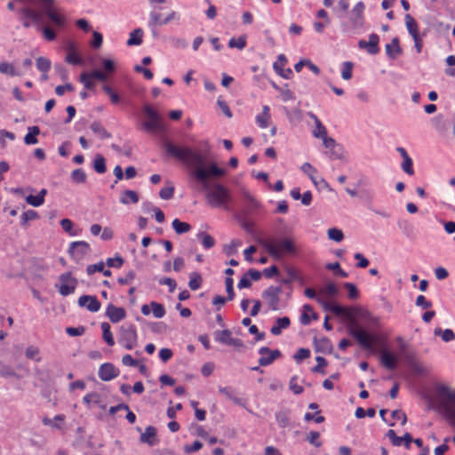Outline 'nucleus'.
<instances>
[{"mask_svg":"<svg viewBox=\"0 0 455 455\" xmlns=\"http://www.w3.org/2000/svg\"><path fill=\"white\" fill-rule=\"evenodd\" d=\"M94 169L99 173H103L106 171L105 159L101 156H97L94 160Z\"/></svg>","mask_w":455,"mask_h":455,"instance_id":"51","label":"nucleus"},{"mask_svg":"<svg viewBox=\"0 0 455 455\" xmlns=\"http://www.w3.org/2000/svg\"><path fill=\"white\" fill-rule=\"evenodd\" d=\"M258 124L261 128H267L270 125V109L267 106H264L262 113L258 116Z\"/></svg>","mask_w":455,"mask_h":455,"instance_id":"31","label":"nucleus"},{"mask_svg":"<svg viewBox=\"0 0 455 455\" xmlns=\"http://www.w3.org/2000/svg\"><path fill=\"white\" fill-rule=\"evenodd\" d=\"M310 116L312 117L315 124V127L313 130V136L318 139H322L323 137L327 135V129L322 124L320 119L315 114H310Z\"/></svg>","mask_w":455,"mask_h":455,"instance_id":"23","label":"nucleus"},{"mask_svg":"<svg viewBox=\"0 0 455 455\" xmlns=\"http://www.w3.org/2000/svg\"><path fill=\"white\" fill-rule=\"evenodd\" d=\"M275 419L278 426L281 427H286L290 425L289 413L285 411L277 412L275 415Z\"/></svg>","mask_w":455,"mask_h":455,"instance_id":"42","label":"nucleus"},{"mask_svg":"<svg viewBox=\"0 0 455 455\" xmlns=\"http://www.w3.org/2000/svg\"><path fill=\"white\" fill-rule=\"evenodd\" d=\"M259 243L262 244L267 252L275 258H280L284 255H293L298 251L293 241L287 237L267 242H262L258 239V244Z\"/></svg>","mask_w":455,"mask_h":455,"instance_id":"1","label":"nucleus"},{"mask_svg":"<svg viewBox=\"0 0 455 455\" xmlns=\"http://www.w3.org/2000/svg\"><path fill=\"white\" fill-rule=\"evenodd\" d=\"M320 295H325L329 298H332L337 295L338 288L335 283H328L319 291Z\"/></svg>","mask_w":455,"mask_h":455,"instance_id":"35","label":"nucleus"},{"mask_svg":"<svg viewBox=\"0 0 455 455\" xmlns=\"http://www.w3.org/2000/svg\"><path fill=\"white\" fill-rule=\"evenodd\" d=\"M202 283V276L198 273H192L188 283L192 290H197Z\"/></svg>","mask_w":455,"mask_h":455,"instance_id":"47","label":"nucleus"},{"mask_svg":"<svg viewBox=\"0 0 455 455\" xmlns=\"http://www.w3.org/2000/svg\"><path fill=\"white\" fill-rule=\"evenodd\" d=\"M290 388L295 395H299L303 392V387L297 383V378L292 377L290 380Z\"/></svg>","mask_w":455,"mask_h":455,"instance_id":"58","label":"nucleus"},{"mask_svg":"<svg viewBox=\"0 0 455 455\" xmlns=\"http://www.w3.org/2000/svg\"><path fill=\"white\" fill-rule=\"evenodd\" d=\"M301 170L310 178L314 183H316L315 175L316 174L317 171L314 166H312L309 163H305L302 164Z\"/></svg>","mask_w":455,"mask_h":455,"instance_id":"45","label":"nucleus"},{"mask_svg":"<svg viewBox=\"0 0 455 455\" xmlns=\"http://www.w3.org/2000/svg\"><path fill=\"white\" fill-rule=\"evenodd\" d=\"M122 339L124 342V346L128 349H132L137 344V331L133 326L128 328H122Z\"/></svg>","mask_w":455,"mask_h":455,"instance_id":"14","label":"nucleus"},{"mask_svg":"<svg viewBox=\"0 0 455 455\" xmlns=\"http://www.w3.org/2000/svg\"><path fill=\"white\" fill-rule=\"evenodd\" d=\"M92 37L93 38L91 43L92 46L94 48H100L101 46L102 40H103L101 34L99 33L98 31H93Z\"/></svg>","mask_w":455,"mask_h":455,"instance_id":"59","label":"nucleus"},{"mask_svg":"<svg viewBox=\"0 0 455 455\" xmlns=\"http://www.w3.org/2000/svg\"><path fill=\"white\" fill-rule=\"evenodd\" d=\"M354 257L358 261L356 263L357 267L365 268L369 266V260L362 253L357 252Z\"/></svg>","mask_w":455,"mask_h":455,"instance_id":"55","label":"nucleus"},{"mask_svg":"<svg viewBox=\"0 0 455 455\" xmlns=\"http://www.w3.org/2000/svg\"><path fill=\"white\" fill-rule=\"evenodd\" d=\"M174 192V188L172 187H165L163 188L160 191V197L162 199H170Z\"/></svg>","mask_w":455,"mask_h":455,"instance_id":"63","label":"nucleus"},{"mask_svg":"<svg viewBox=\"0 0 455 455\" xmlns=\"http://www.w3.org/2000/svg\"><path fill=\"white\" fill-rule=\"evenodd\" d=\"M225 173V170L219 167L215 163H211L208 166H198L194 172L196 178L202 182L212 178L222 177Z\"/></svg>","mask_w":455,"mask_h":455,"instance_id":"3","label":"nucleus"},{"mask_svg":"<svg viewBox=\"0 0 455 455\" xmlns=\"http://www.w3.org/2000/svg\"><path fill=\"white\" fill-rule=\"evenodd\" d=\"M168 150L173 156H178L183 160H186L190 156H192L191 150L188 148H177L175 146L170 145L168 146Z\"/></svg>","mask_w":455,"mask_h":455,"instance_id":"24","label":"nucleus"},{"mask_svg":"<svg viewBox=\"0 0 455 455\" xmlns=\"http://www.w3.org/2000/svg\"><path fill=\"white\" fill-rule=\"evenodd\" d=\"M438 404L446 417L455 419V391L449 387L440 385L436 387Z\"/></svg>","mask_w":455,"mask_h":455,"instance_id":"2","label":"nucleus"},{"mask_svg":"<svg viewBox=\"0 0 455 455\" xmlns=\"http://www.w3.org/2000/svg\"><path fill=\"white\" fill-rule=\"evenodd\" d=\"M353 68H354V64L350 61H346L343 63V66L341 68V77L344 80L351 79L352 75H353Z\"/></svg>","mask_w":455,"mask_h":455,"instance_id":"43","label":"nucleus"},{"mask_svg":"<svg viewBox=\"0 0 455 455\" xmlns=\"http://www.w3.org/2000/svg\"><path fill=\"white\" fill-rule=\"evenodd\" d=\"M275 88L279 92L281 99L283 102L294 100V94L288 88V84H285L283 87H277L275 85Z\"/></svg>","mask_w":455,"mask_h":455,"instance_id":"37","label":"nucleus"},{"mask_svg":"<svg viewBox=\"0 0 455 455\" xmlns=\"http://www.w3.org/2000/svg\"><path fill=\"white\" fill-rule=\"evenodd\" d=\"M264 275L266 278L271 279L279 275L278 267L275 265H272L269 267H266L262 270V273L258 271V280L260 276Z\"/></svg>","mask_w":455,"mask_h":455,"instance_id":"40","label":"nucleus"},{"mask_svg":"<svg viewBox=\"0 0 455 455\" xmlns=\"http://www.w3.org/2000/svg\"><path fill=\"white\" fill-rule=\"evenodd\" d=\"M106 315L110 320V322L116 323L124 320L127 314L124 307H116L114 304H109L106 307Z\"/></svg>","mask_w":455,"mask_h":455,"instance_id":"11","label":"nucleus"},{"mask_svg":"<svg viewBox=\"0 0 455 455\" xmlns=\"http://www.w3.org/2000/svg\"><path fill=\"white\" fill-rule=\"evenodd\" d=\"M379 36L372 33L369 36V41L360 40L358 42V46L360 49H365L368 53L371 55H375L379 52Z\"/></svg>","mask_w":455,"mask_h":455,"instance_id":"9","label":"nucleus"},{"mask_svg":"<svg viewBox=\"0 0 455 455\" xmlns=\"http://www.w3.org/2000/svg\"><path fill=\"white\" fill-rule=\"evenodd\" d=\"M435 336H441L444 342H450L455 339V332L451 329L442 330L441 328H435L434 331Z\"/></svg>","mask_w":455,"mask_h":455,"instance_id":"30","label":"nucleus"},{"mask_svg":"<svg viewBox=\"0 0 455 455\" xmlns=\"http://www.w3.org/2000/svg\"><path fill=\"white\" fill-rule=\"evenodd\" d=\"M326 268L329 270H333L336 275H339L342 278H347L348 274L344 271L339 262L329 263L326 265Z\"/></svg>","mask_w":455,"mask_h":455,"instance_id":"44","label":"nucleus"},{"mask_svg":"<svg viewBox=\"0 0 455 455\" xmlns=\"http://www.w3.org/2000/svg\"><path fill=\"white\" fill-rule=\"evenodd\" d=\"M349 333L357 340L361 347L365 349H371L376 339L359 326L349 328Z\"/></svg>","mask_w":455,"mask_h":455,"instance_id":"6","label":"nucleus"},{"mask_svg":"<svg viewBox=\"0 0 455 455\" xmlns=\"http://www.w3.org/2000/svg\"><path fill=\"white\" fill-rule=\"evenodd\" d=\"M40 130L37 126H32L28 128V133L26 134L24 140L26 144H36L37 143V135L39 134Z\"/></svg>","mask_w":455,"mask_h":455,"instance_id":"32","label":"nucleus"},{"mask_svg":"<svg viewBox=\"0 0 455 455\" xmlns=\"http://www.w3.org/2000/svg\"><path fill=\"white\" fill-rule=\"evenodd\" d=\"M327 235L330 240L335 241L337 243H339L344 239V234L342 230L337 228H329Z\"/></svg>","mask_w":455,"mask_h":455,"instance_id":"41","label":"nucleus"},{"mask_svg":"<svg viewBox=\"0 0 455 455\" xmlns=\"http://www.w3.org/2000/svg\"><path fill=\"white\" fill-rule=\"evenodd\" d=\"M72 178L76 182L82 183L84 182L86 175L82 170L78 169L72 172Z\"/></svg>","mask_w":455,"mask_h":455,"instance_id":"61","label":"nucleus"},{"mask_svg":"<svg viewBox=\"0 0 455 455\" xmlns=\"http://www.w3.org/2000/svg\"><path fill=\"white\" fill-rule=\"evenodd\" d=\"M435 275L438 280H443L448 277L449 273L444 267H438L435 269Z\"/></svg>","mask_w":455,"mask_h":455,"instance_id":"64","label":"nucleus"},{"mask_svg":"<svg viewBox=\"0 0 455 455\" xmlns=\"http://www.w3.org/2000/svg\"><path fill=\"white\" fill-rule=\"evenodd\" d=\"M90 245L86 242H74L69 249V252L73 257L79 258L89 251Z\"/></svg>","mask_w":455,"mask_h":455,"instance_id":"19","label":"nucleus"},{"mask_svg":"<svg viewBox=\"0 0 455 455\" xmlns=\"http://www.w3.org/2000/svg\"><path fill=\"white\" fill-rule=\"evenodd\" d=\"M172 228L177 234L187 233L191 229V227L188 223L182 222L178 219L173 220Z\"/></svg>","mask_w":455,"mask_h":455,"instance_id":"38","label":"nucleus"},{"mask_svg":"<svg viewBox=\"0 0 455 455\" xmlns=\"http://www.w3.org/2000/svg\"><path fill=\"white\" fill-rule=\"evenodd\" d=\"M320 434L316 431H311L307 435V440L315 447H320L322 443L319 441Z\"/></svg>","mask_w":455,"mask_h":455,"instance_id":"53","label":"nucleus"},{"mask_svg":"<svg viewBox=\"0 0 455 455\" xmlns=\"http://www.w3.org/2000/svg\"><path fill=\"white\" fill-rule=\"evenodd\" d=\"M310 356V350L308 348H299L297 352L294 354L293 358L297 362H300L304 359H307Z\"/></svg>","mask_w":455,"mask_h":455,"instance_id":"52","label":"nucleus"},{"mask_svg":"<svg viewBox=\"0 0 455 455\" xmlns=\"http://www.w3.org/2000/svg\"><path fill=\"white\" fill-rule=\"evenodd\" d=\"M387 55L392 59H396L397 56L402 54L403 51L400 46V42L398 37H394L391 43L387 44L385 46Z\"/></svg>","mask_w":455,"mask_h":455,"instance_id":"18","label":"nucleus"},{"mask_svg":"<svg viewBox=\"0 0 455 455\" xmlns=\"http://www.w3.org/2000/svg\"><path fill=\"white\" fill-rule=\"evenodd\" d=\"M290 324L291 321L289 317H279L275 321L274 325L270 329V332L275 336L280 335L282 331L287 329Z\"/></svg>","mask_w":455,"mask_h":455,"instance_id":"20","label":"nucleus"},{"mask_svg":"<svg viewBox=\"0 0 455 455\" xmlns=\"http://www.w3.org/2000/svg\"><path fill=\"white\" fill-rule=\"evenodd\" d=\"M387 435L392 442L393 445L400 446L403 444V436H402V437L397 436L394 430H392V429L388 430Z\"/></svg>","mask_w":455,"mask_h":455,"instance_id":"54","label":"nucleus"},{"mask_svg":"<svg viewBox=\"0 0 455 455\" xmlns=\"http://www.w3.org/2000/svg\"><path fill=\"white\" fill-rule=\"evenodd\" d=\"M229 46L234 48H238V49H243L245 45V37L244 36H239L238 38H232L230 41H229Z\"/></svg>","mask_w":455,"mask_h":455,"instance_id":"56","label":"nucleus"},{"mask_svg":"<svg viewBox=\"0 0 455 455\" xmlns=\"http://www.w3.org/2000/svg\"><path fill=\"white\" fill-rule=\"evenodd\" d=\"M405 25L411 37L419 35V24L411 15H405Z\"/></svg>","mask_w":455,"mask_h":455,"instance_id":"25","label":"nucleus"},{"mask_svg":"<svg viewBox=\"0 0 455 455\" xmlns=\"http://www.w3.org/2000/svg\"><path fill=\"white\" fill-rule=\"evenodd\" d=\"M46 14L56 25L61 27L65 24V17L54 7V5L46 8Z\"/></svg>","mask_w":455,"mask_h":455,"instance_id":"22","label":"nucleus"},{"mask_svg":"<svg viewBox=\"0 0 455 455\" xmlns=\"http://www.w3.org/2000/svg\"><path fill=\"white\" fill-rule=\"evenodd\" d=\"M402 169L408 175H413L414 174L413 162H412V159L410 156L405 157V158L403 159Z\"/></svg>","mask_w":455,"mask_h":455,"instance_id":"46","label":"nucleus"},{"mask_svg":"<svg viewBox=\"0 0 455 455\" xmlns=\"http://www.w3.org/2000/svg\"><path fill=\"white\" fill-rule=\"evenodd\" d=\"M287 64V59L283 54H280L277 60L274 62L273 68L277 75L285 78L291 79L293 76V72L290 68H285Z\"/></svg>","mask_w":455,"mask_h":455,"instance_id":"10","label":"nucleus"},{"mask_svg":"<svg viewBox=\"0 0 455 455\" xmlns=\"http://www.w3.org/2000/svg\"><path fill=\"white\" fill-rule=\"evenodd\" d=\"M380 363L383 367L389 371L395 370L397 366L395 355L387 349H383L380 352Z\"/></svg>","mask_w":455,"mask_h":455,"instance_id":"17","label":"nucleus"},{"mask_svg":"<svg viewBox=\"0 0 455 455\" xmlns=\"http://www.w3.org/2000/svg\"><path fill=\"white\" fill-rule=\"evenodd\" d=\"M76 285V280L70 273H66L60 276L59 291L62 295H68L75 291Z\"/></svg>","mask_w":455,"mask_h":455,"instance_id":"13","label":"nucleus"},{"mask_svg":"<svg viewBox=\"0 0 455 455\" xmlns=\"http://www.w3.org/2000/svg\"><path fill=\"white\" fill-rule=\"evenodd\" d=\"M120 201L124 204H128L129 203L136 204L139 201V196L135 191L125 190Z\"/></svg>","mask_w":455,"mask_h":455,"instance_id":"34","label":"nucleus"},{"mask_svg":"<svg viewBox=\"0 0 455 455\" xmlns=\"http://www.w3.org/2000/svg\"><path fill=\"white\" fill-rule=\"evenodd\" d=\"M175 13L173 12H169L168 13H152L151 19L154 24L161 25L168 22L169 20L174 18Z\"/></svg>","mask_w":455,"mask_h":455,"instance_id":"27","label":"nucleus"},{"mask_svg":"<svg viewBox=\"0 0 455 455\" xmlns=\"http://www.w3.org/2000/svg\"><path fill=\"white\" fill-rule=\"evenodd\" d=\"M344 287L348 291V298L351 299H356L359 297V291L356 286L352 283H345Z\"/></svg>","mask_w":455,"mask_h":455,"instance_id":"49","label":"nucleus"},{"mask_svg":"<svg viewBox=\"0 0 455 455\" xmlns=\"http://www.w3.org/2000/svg\"><path fill=\"white\" fill-rule=\"evenodd\" d=\"M365 9L364 4L360 1L353 8L350 20L354 28H361L364 24L363 12Z\"/></svg>","mask_w":455,"mask_h":455,"instance_id":"8","label":"nucleus"},{"mask_svg":"<svg viewBox=\"0 0 455 455\" xmlns=\"http://www.w3.org/2000/svg\"><path fill=\"white\" fill-rule=\"evenodd\" d=\"M0 72L8 74L11 76L15 75L13 66L12 64L6 63V62L0 63Z\"/></svg>","mask_w":455,"mask_h":455,"instance_id":"60","label":"nucleus"},{"mask_svg":"<svg viewBox=\"0 0 455 455\" xmlns=\"http://www.w3.org/2000/svg\"><path fill=\"white\" fill-rule=\"evenodd\" d=\"M304 294L309 299H315L318 303H320L326 310L331 311L337 315H347L348 309L347 307H341L335 303H329L323 301L321 297L316 296V292L313 288H306Z\"/></svg>","mask_w":455,"mask_h":455,"instance_id":"5","label":"nucleus"},{"mask_svg":"<svg viewBox=\"0 0 455 455\" xmlns=\"http://www.w3.org/2000/svg\"><path fill=\"white\" fill-rule=\"evenodd\" d=\"M80 307H86L91 312H97L100 308V303L94 296L84 295L78 299Z\"/></svg>","mask_w":455,"mask_h":455,"instance_id":"16","label":"nucleus"},{"mask_svg":"<svg viewBox=\"0 0 455 455\" xmlns=\"http://www.w3.org/2000/svg\"><path fill=\"white\" fill-rule=\"evenodd\" d=\"M208 202L217 207L225 206L230 201L228 191L221 187L215 186L207 195Z\"/></svg>","mask_w":455,"mask_h":455,"instance_id":"4","label":"nucleus"},{"mask_svg":"<svg viewBox=\"0 0 455 455\" xmlns=\"http://www.w3.org/2000/svg\"><path fill=\"white\" fill-rule=\"evenodd\" d=\"M415 303L418 307H421L425 309L430 308L432 307V302L427 300L424 295H419Z\"/></svg>","mask_w":455,"mask_h":455,"instance_id":"57","label":"nucleus"},{"mask_svg":"<svg viewBox=\"0 0 455 455\" xmlns=\"http://www.w3.org/2000/svg\"><path fill=\"white\" fill-rule=\"evenodd\" d=\"M392 418L396 420H401L402 425H404L407 421V417L405 413L399 410L392 411Z\"/></svg>","mask_w":455,"mask_h":455,"instance_id":"62","label":"nucleus"},{"mask_svg":"<svg viewBox=\"0 0 455 455\" xmlns=\"http://www.w3.org/2000/svg\"><path fill=\"white\" fill-rule=\"evenodd\" d=\"M142 31L140 29L134 30L128 40V44L134 45L141 43Z\"/></svg>","mask_w":455,"mask_h":455,"instance_id":"50","label":"nucleus"},{"mask_svg":"<svg viewBox=\"0 0 455 455\" xmlns=\"http://www.w3.org/2000/svg\"><path fill=\"white\" fill-rule=\"evenodd\" d=\"M36 67L40 71L44 72L43 78L46 80L48 78L47 72L51 68L50 60L45 58L39 57L36 59Z\"/></svg>","mask_w":455,"mask_h":455,"instance_id":"33","label":"nucleus"},{"mask_svg":"<svg viewBox=\"0 0 455 455\" xmlns=\"http://www.w3.org/2000/svg\"><path fill=\"white\" fill-rule=\"evenodd\" d=\"M118 375V370L109 363H106L100 365L99 370V377L103 381H109L115 379Z\"/></svg>","mask_w":455,"mask_h":455,"instance_id":"15","label":"nucleus"},{"mask_svg":"<svg viewBox=\"0 0 455 455\" xmlns=\"http://www.w3.org/2000/svg\"><path fill=\"white\" fill-rule=\"evenodd\" d=\"M319 315L314 311L312 306L306 304L303 306V312L300 316V323L303 325H308L311 319L318 320Z\"/></svg>","mask_w":455,"mask_h":455,"instance_id":"21","label":"nucleus"},{"mask_svg":"<svg viewBox=\"0 0 455 455\" xmlns=\"http://www.w3.org/2000/svg\"><path fill=\"white\" fill-rule=\"evenodd\" d=\"M408 363L414 373L420 375L426 372L424 365L415 358L410 357L408 359Z\"/></svg>","mask_w":455,"mask_h":455,"instance_id":"39","label":"nucleus"},{"mask_svg":"<svg viewBox=\"0 0 455 455\" xmlns=\"http://www.w3.org/2000/svg\"><path fill=\"white\" fill-rule=\"evenodd\" d=\"M45 195L46 190L42 189L36 196H28L26 197V202L34 207H38L44 204Z\"/></svg>","mask_w":455,"mask_h":455,"instance_id":"26","label":"nucleus"},{"mask_svg":"<svg viewBox=\"0 0 455 455\" xmlns=\"http://www.w3.org/2000/svg\"><path fill=\"white\" fill-rule=\"evenodd\" d=\"M258 352L260 355L258 363L261 366H267L273 363L274 361L282 355V353L279 349H270L267 347H260Z\"/></svg>","mask_w":455,"mask_h":455,"instance_id":"7","label":"nucleus"},{"mask_svg":"<svg viewBox=\"0 0 455 455\" xmlns=\"http://www.w3.org/2000/svg\"><path fill=\"white\" fill-rule=\"evenodd\" d=\"M254 280H256V271L250 270L239 281L238 288H249Z\"/></svg>","mask_w":455,"mask_h":455,"instance_id":"28","label":"nucleus"},{"mask_svg":"<svg viewBox=\"0 0 455 455\" xmlns=\"http://www.w3.org/2000/svg\"><path fill=\"white\" fill-rule=\"evenodd\" d=\"M141 313L146 316L152 313L156 318H162L165 315V309L162 304L152 301L141 307Z\"/></svg>","mask_w":455,"mask_h":455,"instance_id":"12","label":"nucleus"},{"mask_svg":"<svg viewBox=\"0 0 455 455\" xmlns=\"http://www.w3.org/2000/svg\"><path fill=\"white\" fill-rule=\"evenodd\" d=\"M156 430L153 427H148L145 429V432L141 435L140 440L143 443L153 444L156 442Z\"/></svg>","mask_w":455,"mask_h":455,"instance_id":"29","label":"nucleus"},{"mask_svg":"<svg viewBox=\"0 0 455 455\" xmlns=\"http://www.w3.org/2000/svg\"><path fill=\"white\" fill-rule=\"evenodd\" d=\"M101 330L103 332V339L109 346H114L115 340L111 332L110 325L108 323H101Z\"/></svg>","mask_w":455,"mask_h":455,"instance_id":"36","label":"nucleus"},{"mask_svg":"<svg viewBox=\"0 0 455 455\" xmlns=\"http://www.w3.org/2000/svg\"><path fill=\"white\" fill-rule=\"evenodd\" d=\"M144 112L146 116L151 120L152 124H156L159 120V116L156 111L150 106H145Z\"/></svg>","mask_w":455,"mask_h":455,"instance_id":"48","label":"nucleus"}]
</instances>
